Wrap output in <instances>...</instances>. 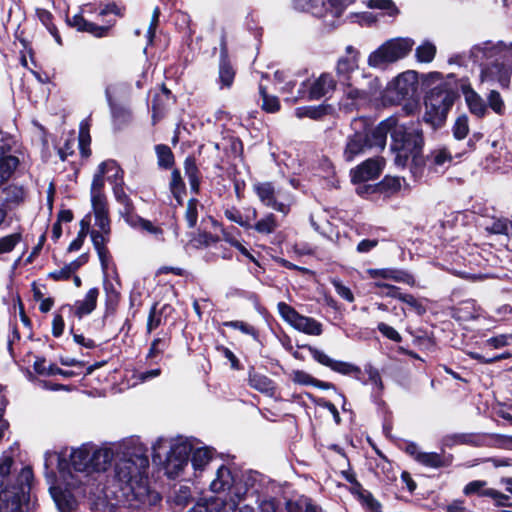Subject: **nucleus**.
Returning <instances> with one entry per match:
<instances>
[{
  "mask_svg": "<svg viewBox=\"0 0 512 512\" xmlns=\"http://www.w3.org/2000/svg\"><path fill=\"white\" fill-rule=\"evenodd\" d=\"M90 444L77 448H65L59 453L47 451L44 455L45 468L48 469L57 460L58 479L49 490L60 512H72L77 506L75 491L90 481L91 471Z\"/></svg>",
  "mask_w": 512,
  "mask_h": 512,
  "instance_id": "f257e3e1",
  "label": "nucleus"
},
{
  "mask_svg": "<svg viewBox=\"0 0 512 512\" xmlns=\"http://www.w3.org/2000/svg\"><path fill=\"white\" fill-rule=\"evenodd\" d=\"M149 459L139 446L134 452H124V457L116 463L115 478L119 486V503L129 512H145L158 504L160 495L151 491L146 476Z\"/></svg>",
  "mask_w": 512,
  "mask_h": 512,
  "instance_id": "f03ea898",
  "label": "nucleus"
},
{
  "mask_svg": "<svg viewBox=\"0 0 512 512\" xmlns=\"http://www.w3.org/2000/svg\"><path fill=\"white\" fill-rule=\"evenodd\" d=\"M423 137L418 128L400 125L398 121L392 132L391 150L395 153L398 167L410 165V171L416 180L423 177L426 162L422 155Z\"/></svg>",
  "mask_w": 512,
  "mask_h": 512,
  "instance_id": "7ed1b4c3",
  "label": "nucleus"
},
{
  "mask_svg": "<svg viewBox=\"0 0 512 512\" xmlns=\"http://www.w3.org/2000/svg\"><path fill=\"white\" fill-rule=\"evenodd\" d=\"M251 477H248L244 482L236 481L230 468L221 465L217 468L215 478L210 483V490L214 493L228 492V499H218L220 505L223 506V512H236V508L240 501L251 492L256 490L253 488Z\"/></svg>",
  "mask_w": 512,
  "mask_h": 512,
  "instance_id": "20e7f679",
  "label": "nucleus"
},
{
  "mask_svg": "<svg viewBox=\"0 0 512 512\" xmlns=\"http://www.w3.org/2000/svg\"><path fill=\"white\" fill-rule=\"evenodd\" d=\"M397 118L389 117L380 122L371 132L356 131L348 136L343 157L351 162L356 156L362 154L366 148L377 147L383 149L386 145L387 134L392 132L396 126Z\"/></svg>",
  "mask_w": 512,
  "mask_h": 512,
  "instance_id": "39448f33",
  "label": "nucleus"
},
{
  "mask_svg": "<svg viewBox=\"0 0 512 512\" xmlns=\"http://www.w3.org/2000/svg\"><path fill=\"white\" fill-rule=\"evenodd\" d=\"M167 447L170 450L166 458L165 470L167 476L174 479L184 475L185 468L188 467L191 443L181 437L176 439L160 437L152 445L153 457L161 459V452Z\"/></svg>",
  "mask_w": 512,
  "mask_h": 512,
  "instance_id": "423d86ee",
  "label": "nucleus"
},
{
  "mask_svg": "<svg viewBox=\"0 0 512 512\" xmlns=\"http://www.w3.org/2000/svg\"><path fill=\"white\" fill-rule=\"evenodd\" d=\"M483 43L477 44L471 49V56L476 62L487 60L486 64H482L483 67L480 73L481 82L485 83H499L502 87L506 88L509 86L511 75H512V56L500 57V56H489L483 55L476 56L473 51L476 47L481 46Z\"/></svg>",
  "mask_w": 512,
  "mask_h": 512,
  "instance_id": "0eeeda50",
  "label": "nucleus"
},
{
  "mask_svg": "<svg viewBox=\"0 0 512 512\" xmlns=\"http://www.w3.org/2000/svg\"><path fill=\"white\" fill-rule=\"evenodd\" d=\"M455 98L456 94L445 83L432 88L425 98V121L433 125L443 122Z\"/></svg>",
  "mask_w": 512,
  "mask_h": 512,
  "instance_id": "6e6552de",
  "label": "nucleus"
},
{
  "mask_svg": "<svg viewBox=\"0 0 512 512\" xmlns=\"http://www.w3.org/2000/svg\"><path fill=\"white\" fill-rule=\"evenodd\" d=\"M413 45L414 41L410 38L388 40L368 56V65L373 68H385L404 58L411 51Z\"/></svg>",
  "mask_w": 512,
  "mask_h": 512,
  "instance_id": "1a4fd4ad",
  "label": "nucleus"
},
{
  "mask_svg": "<svg viewBox=\"0 0 512 512\" xmlns=\"http://www.w3.org/2000/svg\"><path fill=\"white\" fill-rule=\"evenodd\" d=\"M253 189L261 203L284 215L290 211L292 196L282 188L275 187L271 182L256 183Z\"/></svg>",
  "mask_w": 512,
  "mask_h": 512,
  "instance_id": "9d476101",
  "label": "nucleus"
},
{
  "mask_svg": "<svg viewBox=\"0 0 512 512\" xmlns=\"http://www.w3.org/2000/svg\"><path fill=\"white\" fill-rule=\"evenodd\" d=\"M417 84L415 72H404L388 84L383 94V101L389 104H399L402 100L414 95Z\"/></svg>",
  "mask_w": 512,
  "mask_h": 512,
  "instance_id": "9b49d317",
  "label": "nucleus"
},
{
  "mask_svg": "<svg viewBox=\"0 0 512 512\" xmlns=\"http://www.w3.org/2000/svg\"><path fill=\"white\" fill-rule=\"evenodd\" d=\"M277 307L281 317L294 329L313 336L322 334V324L314 318L299 314L292 306L285 302L278 303Z\"/></svg>",
  "mask_w": 512,
  "mask_h": 512,
  "instance_id": "f8f14e48",
  "label": "nucleus"
},
{
  "mask_svg": "<svg viewBox=\"0 0 512 512\" xmlns=\"http://www.w3.org/2000/svg\"><path fill=\"white\" fill-rule=\"evenodd\" d=\"M95 228L90 231L92 242L102 239L103 242L110 241L111 221L107 204L92 205Z\"/></svg>",
  "mask_w": 512,
  "mask_h": 512,
  "instance_id": "ddd939ff",
  "label": "nucleus"
},
{
  "mask_svg": "<svg viewBox=\"0 0 512 512\" xmlns=\"http://www.w3.org/2000/svg\"><path fill=\"white\" fill-rule=\"evenodd\" d=\"M352 86H347V95L351 99H366L373 96L379 89L378 79L372 76L361 74L352 81Z\"/></svg>",
  "mask_w": 512,
  "mask_h": 512,
  "instance_id": "4468645a",
  "label": "nucleus"
},
{
  "mask_svg": "<svg viewBox=\"0 0 512 512\" xmlns=\"http://www.w3.org/2000/svg\"><path fill=\"white\" fill-rule=\"evenodd\" d=\"M385 161L383 158H371L364 161L351 171V178L354 183L366 182L380 176Z\"/></svg>",
  "mask_w": 512,
  "mask_h": 512,
  "instance_id": "2eb2a0df",
  "label": "nucleus"
},
{
  "mask_svg": "<svg viewBox=\"0 0 512 512\" xmlns=\"http://www.w3.org/2000/svg\"><path fill=\"white\" fill-rule=\"evenodd\" d=\"M358 68V59L355 57H340L336 64L339 82L345 86H352L355 77H360L363 74Z\"/></svg>",
  "mask_w": 512,
  "mask_h": 512,
  "instance_id": "dca6fc26",
  "label": "nucleus"
},
{
  "mask_svg": "<svg viewBox=\"0 0 512 512\" xmlns=\"http://www.w3.org/2000/svg\"><path fill=\"white\" fill-rule=\"evenodd\" d=\"M309 351H310L312 357L318 363L331 368L335 372H338V373L344 374V375L359 372V368L354 366L353 364H350L348 362L334 360V359L330 358L327 354H325L323 351H321L317 348L309 347Z\"/></svg>",
  "mask_w": 512,
  "mask_h": 512,
  "instance_id": "f3484780",
  "label": "nucleus"
},
{
  "mask_svg": "<svg viewBox=\"0 0 512 512\" xmlns=\"http://www.w3.org/2000/svg\"><path fill=\"white\" fill-rule=\"evenodd\" d=\"M235 70L228 59L227 46L224 38L221 40L219 83L221 88H230L234 82Z\"/></svg>",
  "mask_w": 512,
  "mask_h": 512,
  "instance_id": "a211bd4d",
  "label": "nucleus"
},
{
  "mask_svg": "<svg viewBox=\"0 0 512 512\" xmlns=\"http://www.w3.org/2000/svg\"><path fill=\"white\" fill-rule=\"evenodd\" d=\"M191 467L194 477L200 476L213 459L214 451L210 447L193 449L191 445Z\"/></svg>",
  "mask_w": 512,
  "mask_h": 512,
  "instance_id": "6ab92c4d",
  "label": "nucleus"
},
{
  "mask_svg": "<svg viewBox=\"0 0 512 512\" xmlns=\"http://www.w3.org/2000/svg\"><path fill=\"white\" fill-rule=\"evenodd\" d=\"M366 273L368 276L372 279H386V280H393L395 282H402L406 283L408 285H414V278L413 276L409 275L408 273L393 269V268H382V269H367Z\"/></svg>",
  "mask_w": 512,
  "mask_h": 512,
  "instance_id": "aec40b11",
  "label": "nucleus"
},
{
  "mask_svg": "<svg viewBox=\"0 0 512 512\" xmlns=\"http://www.w3.org/2000/svg\"><path fill=\"white\" fill-rule=\"evenodd\" d=\"M114 457V450L110 447H102L98 449H94L92 447L91 450V471L92 474L94 472H103L106 471Z\"/></svg>",
  "mask_w": 512,
  "mask_h": 512,
  "instance_id": "412c9836",
  "label": "nucleus"
},
{
  "mask_svg": "<svg viewBox=\"0 0 512 512\" xmlns=\"http://www.w3.org/2000/svg\"><path fill=\"white\" fill-rule=\"evenodd\" d=\"M473 53L476 56H480L481 54L500 57L512 56V42L506 43L504 41H499L497 43H493L492 41H486L483 42L481 46L476 47Z\"/></svg>",
  "mask_w": 512,
  "mask_h": 512,
  "instance_id": "4be33fe9",
  "label": "nucleus"
},
{
  "mask_svg": "<svg viewBox=\"0 0 512 512\" xmlns=\"http://www.w3.org/2000/svg\"><path fill=\"white\" fill-rule=\"evenodd\" d=\"M336 81L329 73L321 74L311 85L309 95L312 99H319L334 91Z\"/></svg>",
  "mask_w": 512,
  "mask_h": 512,
  "instance_id": "5701e85b",
  "label": "nucleus"
},
{
  "mask_svg": "<svg viewBox=\"0 0 512 512\" xmlns=\"http://www.w3.org/2000/svg\"><path fill=\"white\" fill-rule=\"evenodd\" d=\"M461 89L470 112L477 117L484 116L487 111V106L481 96L468 84H462Z\"/></svg>",
  "mask_w": 512,
  "mask_h": 512,
  "instance_id": "b1692460",
  "label": "nucleus"
},
{
  "mask_svg": "<svg viewBox=\"0 0 512 512\" xmlns=\"http://www.w3.org/2000/svg\"><path fill=\"white\" fill-rule=\"evenodd\" d=\"M295 7L316 17H327L331 15L332 9L330 3L327 4L325 0H295Z\"/></svg>",
  "mask_w": 512,
  "mask_h": 512,
  "instance_id": "393cba45",
  "label": "nucleus"
},
{
  "mask_svg": "<svg viewBox=\"0 0 512 512\" xmlns=\"http://www.w3.org/2000/svg\"><path fill=\"white\" fill-rule=\"evenodd\" d=\"M68 21L78 31L88 32L95 37H104L108 33V27L89 22L80 14L72 16Z\"/></svg>",
  "mask_w": 512,
  "mask_h": 512,
  "instance_id": "a878e982",
  "label": "nucleus"
},
{
  "mask_svg": "<svg viewBox=\"0 0 512 512\" xmlns=\"http://www.w3.org/2000/svg\"><path fill=\"white\" fill-rule=\"evenodd\" d=\"M428 170L433 173H443L452 162V156L444 149L433 151L427 158Z\"/></svg>",
  "mask_w": 512,
  "mask_h": 512,
  "instance_id": "bb28decb",
  "label": "nucleus"
},
{
  "mask_svg": "<svg viewBox=\"0 0 512 512\" xmlns=\"http://www.w3.org/2000/svg\"><path fill=\"white\" fill-rule=\"evenodd\" d=\"M98 296V288H91L85 295L84 299L75 303V315L81 318L84 315L92 313L96 308Z\"/></svg>",
  "mask_w": 512,
  "mask_h": 512,
  "instance_id": "cd10ccee",
  "label": "nucleus"
},
{
  "mask_svg": "<svg viewBox=\"0 0 512 512\" xmlns=\"http://www.w3.org/2000/svg\"><path fill=\"white\" fill-rule=\"evenodd\" d=\"M452 461L450 455L446 456L436 452H422L419 456L418 463L433 469L449 466Z\"/></svg>",
  "mask_w": 512,
  "mask_h": 512,
  "instance_id": "c85d7f7f",
  "label": "nucleus"
},
{
  "mask_svg": "<svg viewBox=\"0 0 512 512\" xmlns=\"http://www.w3.org/2000/svg\"><path fill=\"white\" fill-rule=\"evenodd\" d=\"M365 5L369 9L381 11L382 16L395 18L399 13V9L392 0H366Z\"/></svg>",
  "mask_w": 512,
  "mask_h": 512,
  "instance_id": "c756f323",
  "label": "nucleus"
},
{
  "mask_svg": "<svg viewBox=\"0 0 512 512\" xmlns=\"http://www.w3.org/2000/svg\"><path fill=\"white\" fill-rule=\"evenodd\" d=\"M104 188V174L99 170L93 177L91 184V203L92 205L107 204L106 197L103 193Z\"/></svg>",
  "mask_w": 512,
  "mask_h": 512,
  "instance_id": "7c9ffc66",
  "label": "nucleus"
},
{
  "mask_svg": "<svg viewBox=\"0 0 512 512\" xmlns=\"http://www.w3.org/2000/svg\"><path fill=\"white\" fill-rule=\"evenodd\" d=\"M18 165V159L0 150V185L7 181Z\"/></svg>",
  "mask_w": 512,
  "mask_h": 512,
  "instance_id": "2f4dec72",
  "label": "nucleus"
},
{
  "mask_svg": "<svg viewBox=\"0 0 512 512\" xmlns=\"http://www.w3.org/2000/svg\"><path fill=\"white\" fill-rule=\"evenodd\" d=\"M489 234L508 236L512 233V222L505 218H493L485 225Z\"/></svg>",
  "mask_w": 512,
  "mask_h": 512,
  "instance_id": "473e14b6",
  "label": "nucleus"
},
{
  "mask_svg": "<svg viewBox=\"0 0 512 512\" xmlns=\"http://www.w3.org/2000/svg\"><path fill=\"white\" fill-rule=\"evenodd\" d=\"M12 464L13 459L11 456L4 455L0 459V497L8 498L9 485L6 480L9 477Z\"/></svg>",
  "mask_w": 512,
  "mask_h": 512,
  "instance_id": "72a5a7b5",
  "label": "nucleus"
},
{
  "mask_svg": "<svg viewBox=\"0 0 512 512\" xmlns=\"http://www.w3.org/2000/svg\"><path fill=\"white\" fill-rule=\"evenodd\" d=\"M99 171L104 175L112 173L108 176V180L114 184L123 181V171L113 160L102 162L99 165Z\"/></svg>",
  "mask_w": 512,
  "mask_h": 512,
  "instance_id": "f704fd0d",
  "label": "nucleus"
},
{
  "mask_svg": "<svg viewBox=\"0 0 512 512\" xmlns=\"http://www.w3.org/2000/svg\"><path fill=\"white\" fill-rule=\"evenodd\" d=\"M249 384L251 387L262 393L272 394L274 391L272 381L261 374H251L249 376Z\"/></svg>",
  "mask_w": 512,
  "mask_h": 512,
  "instance_id": "c9c22d12",
  "label": "nucleus"
},
{
  "mask_svg": "<svg viewBox=\"0 0 512 512\" xmlns=\"http://www.w3.org/2000/svg\"><path fill=\"white\" fill-rule=\"evenodd\" d=\"M277 227V220L273 213H268L253 225V228L260 234H272Z\"/></svg>",
  "mask_w": 512,
  "mask_h": 512,
  "instance_id": "e433bc0d",
  "label": "nucleus"
},
{
  "mask_svg": "<svg viewBox=\"0 0 512 512\" xmlns=\"http://www.w3.org/2000/svg\"><path fill=\"white\" fill-rule=\"evenodd\" d=\"M292 380L300 385H311L322 389H327L330 386L328 383L319 381L313 378L310 374L300 370L292 372Z\"/></svg>",
  "mask_w": 512,
  "mask_h": 512,
  "instance_id": "4c0bfd02",
  "label": "nucleus"
},
{
  "mask_svg": "<svg viewBox=\"0 0 512 512\" xmlns=\"http://www.w3.org/2000/svg\"><path fill=\"white\" fill-rule=\"evenodd\" d=\"M111 88H112L111 86L106 87L105 96H106L107 103L110 107L112 117L114 118V120H119L121 122H125L129 118V112L126 109L119 107L113 101L112 94H111Z\"/></svg>",
  "mask_w": 512,
  "mask_h": 512,
  "instance_id": "58836bf2",
  "label": "nucleus"
},
{
  "mask_svg": "<svg viewBox=\"0 0 512 512\" xmlns=\"http://www.w3.org/2000/svg\"><path fill=\"white\" fill-rule=\"evenodd\" d=\"M166 310H171V307L164 305L160 310H158L156 305L152 306L147 319V333H151L161 325L162 315L166 312Z\"/></svg>",
  "mask_w": 512,
  "mask_h": 512,
  "instance_id": "ea45409f",
  "label": "nucleus"
},
{
  "mask_svg": "<svg viewBox=\"0 0 512 512\" xmlns=\"http://www.w3.org/2000/svg\"><path fill=\"white\" fill-rule=\"evenodd\" d=\"M158 165L162 168H170L174 163V156L167 145L159 144L155 147Z\"/></svg>",
  "mask_w": 512,
  "mask_h": 512,
  "instance_id": "a19ab883",
  "label": "nucleus"
},
{
  "mask_svg": "<svg viewBox=\"0 0 512 512\" xmlns=\"http://www.w3.org/2000/svg\"><path fill=\"white\" fill-rule=\"evenodd\" d=\"M107 243L108 242H103L102 239H98L95 241V243H93L94 249L96 250L97 255L99 257L101 268L104 274L107 273L109 264L111 262V255L108 248L106 247Z\"/></svg>",
  "mask_w": 512,
  "mask_h": 512,
  "instance_id": "79ce46f5",
  "label": "nucleus"
},
{
  "mask_svg": "<svg viewBox=\"0 0 512 512\" xmlns=\"http://www.w3.org/2000/svg\"><path fill=\"white\" fill-rule=\"evenodd\" d=\"M169 344L170 338L166 335H164L163 337L155 338L151 343V346L147 353V358L151 360L156 359L169 347Z\"/></svg>",
  "mask_w": 512,
  "mask_h": 512,
  "instance_id": "37998d69",
  "label": "nucleus"
},
{
  "mask_svg": "<svg viewBox=\"0 0 512 512\" xmlns=\"http://www.w3.org/2000/svg\"><path fill=\"white\" fill-rule=\"evenodd\" d=\"M487 482L483 480H474L469 482L463 489L466 496L478 495L480 497H487L488 492H492V488H486Z\"/></svg>",
  "mask_w": 512,
  "mask_h": 512,
  "instance_id": "c03bdc74",
  "label": "nucleus"
},
{
  "mask_svg": "<svg viewBox=\"0 0 512 512\" xmlns=\"http://www.w3.org/2000/svg\"><path fill=\"white\" fill-rule=\"evenodd\" d=\"M436 54V47L433 43L429 41L423 42L419 47L416 49V57L418 61L420 62H431Z\"/></svg>",
  "mask_w": 512,
  "mask_h": 512,
  "instance_id": "a18cd8bd",
  "label": "nucleus"
},
{
  "mask_svg": "<svg viewBox=\"0 0 512 512\" xmlns=\"http://www.w3.org/2000/svg\"><path fill=\"white\" fill-rule=\"evenodd\" d=\"M184 168L185 173L189 179L191 188L197 191L199 186V180L197 176L198 168L196 166L195 159L192 157H187L184 162Z\"/></svg>",
  "mask_w": 512,
  "mask_h": 512,
  "instance_id": "49530a36",
  "label": "nucleus"
},
{
  "mask_svg": "<svg viewBox=\"0 0 512 512\" xmlns=\"http://www.w3.org/2000/svg\"><path fill=\"white\" fill-rule=\"evenodd\" d=\"M81 266V262L73 261L64 267L55 270L49 274L56 281L67 280Z\"/></svg>",
  "mask_w": 512,
  "mask_h": 512,
  "instance_id": "de8ad7c7",
  "label": "nucleus"
},
{
  "mask_svg": "<svg viewBox=\"0 0 512 512\" xmlns=\"http://www.w3.org/2000/svg\"><path fill=\"white\" fill-rule=\"evenodd\" d=\"M199 203L196 199H190L186 205L184 218L188 227L193 228L198 220Z\"/></svg>",
  "mask_w": 512,
  "mask_h": 512,
  "instance_id": "09e8293b",
  "label": "nucleus"
},
{
  "mask_svg": "<svg viewBox=\"0 0 512 512\" xmlns=\"http://www.w3.org/2000/svg\"><path fill=\"white\" fill-rule=\"evenodd\" d=\"M324 113L325 109L322 106L299 107L295 110L298 118L309 117L311 119H319Z\"/></svg>",
  "mask_w": 512,
  "mask_h": 512,
  "instance_id": "8fccbe9b",
  "label": "nucleus"
},
{
  "mask_svg": "<svg viewBox=\"0 0 512 512\" xmlns=\"http://www.w3.org/2000/svg\"><path fill=\"white\" fill-rule=\"evenodd\" d=\"M259 90H260V95L263 100L262 108L269 113H274V112L278 111L280 108V103H279L278 98L275 96L268 95L263 86H260Z\"/></svg>",
  "mask_w": 512,
  "mask_h": 512,
  "instance_id": "3c124183",
  "label": "nucleus"
},
{
  "mask_svg": "<svg viewBox=\"0 0 512 512\" xmlns=\"http://www.w3.org/2000/svg\"><path fill=\"white\" fill-rule=\"evenodd\" d=\"M489 107L498 115L505 113V104L500 95L496 90H491L487 96Z\"/></svg>",
  "mask_w": 512,
  "mask_h": 512,
  "instance_id": "603ef678",
  "label": "nucleus"
},
{
  "mask_svg": "<svg viewBox=\"0 0 512 512\" xmlns=\"http://www.w3.org/2000/svg\"><path fill=\"white\" fill-rule=\"evenodd\" d=\"M170 190L178 203H180L181 194L184 191V183L178 170H174L171 174Z\"/></svg>",
  "mask_w": 512,
  "mask_h": 512,
  "instance_id": "864d4df0",
  "label": "nucleus"
},
{
  "mask_svg": "<svg viewBox=\"0 0 512 512\" xmlns=\"http://www.w3.org/2000/svg\"><path fill=\"white\" fill-rule=\"evenodd\" d=\"M188 512H223V506L217 499H211L206 503H198L193 506Z\"/></svg>",
  "mask_w": 512,
  "mask_h": 512,
  "instance_id": "5fc2aeb1",
  "label": "nucleus"
},
{
  "mask_svg": "<svg viewBox=\"0 0 512 512\" xmlns=\"http://www.w3.org/2000/svg\"><path fill=\"white\" fill-rule=\"evenodd\" d=\"M332 286L334 287L336 293L341 297L343 298L344 300L348 301V302H353L354 301V295L351 291V289L346 286L340 279L338 278H332L330 280Z\"/></svg>",
  "mask_w": 512,
  "mask_h": 512,
  "instance_id": "6e6d98bb",
  "label": "nucleus"
},
{
  "mask_svg": "<svg viewBox=\"0 0 512 512\" xmlns=\"http://www.w3.org/2000/svg\"><path fill=\"white\" fill-rule=\"evenodd\" d=\"M21 235L18 233L10 234L0 238V254L11 252L20 242Z\"/></svg>",
  "mask_w": 512,
  "mask_h": 512,
  "instance_id": "4d7b16f0",
  "label": "nucleus"
},
{
  "mask_svg": "<svg viewBox=\"0 0 512 512\" xmlns=\"http://www.w3.org/2000/svg\"><path fill=\"white\" fill-rule=\"evenodd\" d=\"M123 184H124L123 181L114 184V186H113L114 197L117 200V202H119L123 206V209H130L131 206L133 205V203H132L131 199L129 198V196L125 193Z\"/></svg>",
  "mask_w": 512,
  "mask_h": 512,
  "instance_id": "13d9d810",
  "label": "nucleus"
},
{
  "mask_svg": "<svg viewBox=\"0 0 512 512\" xmlns=\"http://www.w3.org/2000/svg\"><path fill=\"white\" fill-rule=\"evenodd\" d=\"M121 216L124 218L125 222L132 228L139 229L143 223L144 218L134 213V206L132 205L130 209H122L120 211Z\"/></svg>",
  "mask_w": 512,
  "mask_h": 512,
  "instance_id": "bf43d9fd",
  "label": "nucleus"
},
{
  "mask_svg": "<svg viewBox=\"0 0 512 512\" xmlns=\"http://www.w3.org/2000/svg\"><path fill=\"white\" fill-rule=\"evenodd\" d=\"M223 325L226 326V327L237 329V330L241 331L244 334L252 336L254 339H257V337H258V332L255 329V327H253L252 325H250V324H248L246 322H243V321H228V322H224Z\"/></svg>",
  "mask_w": 512,
  "mask_h": 512,
  "instance_id": "052dcab7",
  "label": "nucleus"
},
{
  "mask_svg": "<svg viewBox=\"0 0 512 512\" xmlns=\"http://www.w3.org/2000/svg\"><path fill=\"white\" fill-rule=\"evenodd\" d=\"M469 132V126H468V118L465 115H462L457 118L454 127H453V133L456 139L462 140L464 139Z\"/></svg>",
  "mask_w": 512,
  "mask_h": 512,
  "instance_id": "680f3d73",
  "label": "nucleus"
},
{
  "mask_svg": "<svg viewBox=\"0 0 512 512\" xmlns=\"http://www.w3.org/2000/svg\"><path fill=\"white\" fill-rule=\"evenodd\" d=\"M399 300L411 307L417 314L422 315L425 313L424 306L413 295L401 293L399 294Z\"/></svg>",
  "mask_w": 512,
  "mask_h": 512,
  "instance_id": "e2e57ef3",
  "label": "nucleus"
},
{
  "mask_svg": "<svg viewBox=\"0 0 512 512\" xmlns=\"http://www.w3.org/2000/svg\"><path fill=\"white\" fill-rule=\"evenodd\" d=\"M88 232H89V222L82 220L81 221V230L78 233L77 238L70 243L69 248H68L69 251L79 250L82 247V245L84 243L85 236Z\"/></svg>",
  "mask_w": 512,
  "mask_h": 512,
  "instance_id": "0e129e2a",
  "label": "nucleus"
},
{
  "mask_svg": "<svg viewBox=\"0 0 512 512\" xmlns=\"http://www.w3.org/2000/svg\"><path fill=\"white\" fill-rule=\"evenodd\" d=\"M90 142L89 130L86 123H82L79 131V147L81 150V154L87 157L90 153L89 149L86 147Z\"/></svg>",
  "mask_w": 512,
  "mask_h": 512,
  "instance_id": "69168bd1",
  "label": "nucleus"
},
{
  "mask_svg": "<svg viewBox=\"0 0 512 512\" xmlns=\"http://www.w3.org/2000/svg\"><path fill=\"white\" fill-rule=\"evenodd\" d=\"M224 215L231 222H235L240 226L249 229V221H244V217L236 208L226 209Z\"/></svg>",
  "mask_w": 512,
  "mask_h": 512,
  "instance_id": "338daca9",
  "label": "nucleus"
},
{
  "mask_svg": "<svg viewBox=\"0 0 512 512\" xmlns=\"http://www.w3.org/2000/svg\"><path fill=\"white\" fill-rule=\"evenodd\" d=\"M360 499L371 512H380V503L373 498L371 493L364 491L360 493Z\"/></svg>",
  "mask_w": 512,
  "mask_h": 512,
  "instance_id": "774afa93",
  "label": "nucleus"
}]
</instances>
